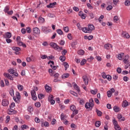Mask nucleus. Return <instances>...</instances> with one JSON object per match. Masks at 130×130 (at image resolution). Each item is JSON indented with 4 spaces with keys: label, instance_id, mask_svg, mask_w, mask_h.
Returning a JSON list of instances; mask_svg holds the SVG:
<instances>
[{
    "label": "nucleus",
    "instance_id": "f257e3e1",
    "mask_svg": "<svg viewBox=\"0 0 130 130\" xmlns=\"http://www.w3.org/2000/svg\"><path fill=\"white\" fill-rule=\"evenodd\" d=\"M95 30V27L93 24H89L88 27H85L83 28V32L84 33H92L93 30Z\"/></svg>",
    "mask_w": 130,
    "mask_h": 130
},
{
    "label": "nucleus",
    "instance_id": "f03ea898",
    "mask_svg": "<svg viewBox=\"0 0 130 130\" xmlns=\"http://www.w3.org/2000/svg\"><path fill=\"white\" fill-rule=\"evenodd\" d=\"M94 107V101L93 99L89 100V103L87 102L85 105V107L86 109H92Z\"/></svg>",
    "mask_w": 130,
    "mask_h": 130
},
{
    "label": "nucleus",
    "instance_id": "7ed1b4c3",
    "mask_svg": "<svg viewBox=\"0 0 130 130\" xmlns=\"http://www.w3.org/2000/svg\"><path fill=\"white\" fill-rule=\"evenodd\" d=\"M50 46H51L55 50H57V51H60L61 50H63V49H62V47H59L57 45V44L53 42H51L50 43Z\"/></svg>",
    "mask_w": 130,
    "mask_h": 130
},
{
    "label": "nucleus",
    "instance_id": "20e7f679",
    "mask_svg": "<svg viewBox=\"0 0 130 130\" xmlns=\"http://www.w3.org/2000/svg\"><path fill=\"white\" fill-rule=\"evenodd\" d=\"M16 97L13 96V100H14V101H16V102H18V101H19L20 99H21V95H20V92H16Z\"/></svg>",
    "mask_w": 130,
    "mask_h": 130
},
{
    "label": "nucleus",
    "instance_id": "39448f33",
    "mask_svg": "<svg viewBox=\"0 0 130 130\" xmlns=\"http://www.w3.org/2000/svg\"><path fill=\"white\" fill-rule=\"evenodd\" d=\"M41 29H42V32L45 33V34H48V33H49V32H50V31H51L50 29H48L47 27L45 26H42Z\"/></svg>",
    "mask_w": 130,
    "mask_h": 130
},
{
    "label": "nucleus",
    "instance_id": "423d86ee",
    "mask_svg": "<svg viewBox=\"0 0 130 130\" xmlns=\"http://www.w3.org/2000/svg\"><path fill=\"white\" fill-rule=\"evenodd\" d=\"M12 49L15 51V54L18 55L20 52L19 51H21V48L18 47H12Z\"/></svg>",
    "mask_w": 130,
    "mask_h": 130
},
{
    "label": "nucleus",
    "instance_id": "0eeeda50",
    "mask_svg": "<svg viewBox=\"0 0 130 130\" xmlns=\"http://www.w3.org/2000/svg\"><path fill=\"white\" fill-rule=\"evenodd\" d=\"M124 63L127 64L130 63L129 62V56L128 55H126L123 58V60Z\"/></svg>",
    "mask_w": 130,
    "mask_h": 130
},
{
    "label": "nucleus",
    "instance_id": "6e6552de",
    "mask_svg": "<svg viewBox=\"0 0 130 130\" xmlns=\"http://www.w3.org/2000/svg\"><path fill=\"white\" fill-rule=\"evenodd\" d=\"M9 73H10L11 75H13L14 76H15V77H18L19 76L18 73L15 72L14 70L13 69H9Z\"/></svg>",
    "mask_w": 130,
    "mask_h": 130
},
{
    "label": "nucleus",
    "instance_id": "1a4fd4ad",
    "mask_svg": "<svg viewBox=\"0 0 130 130\" xmlns=\"http://www.w3.org/2000/svg\"><path fill=\"white\" fill-rule=\"evenodd\" d=\"M31 95L32 99L35 101L37 100V96H36V91H35V90H32L31 91Z\"/></svg>",
    "mask_w": 130,
    "mask_h": 130
},
{
    "label": "nucleus",
    "instance_id": "9d476101",
    "mask_svg": "<svg viewBox=\"0 0 130 130\" xmlns=\"http://www.w3.org/2000/svg\"><path fill=\"white\" fill-rule=\"evenodd\" d=\"M34 33L39 35L40 34V29L38 27H35L32 29Z\"/></svg>",
    "mask_w": 130,
    "mask_h": 130
},
{
    "label": "nucleus",
    "instance_id": "9b49d317",
    "mask_svg": "<svg viewBox=\"0 0 130 130\" xmlns=\"http://www.w3.org/2000/svg\"><path fill=\"white\" fill-rule=\"evenodd\" d=\"M117 118L120 120V121H124V120H125V118L124 117H122V115H121V114H117Z\"/></svg>",
    "mask_w": 130,
    "mask_h": 130
},
{
    "label": "nucleus",
    "instance_id": "f8f14e48",
    "mask_svg": "<svg viewBox=\"0 0 130 130\" xmlns=\"http://www.w3.org/2000/svg\"><path fill=\"white\" fill-rule=\"evenodd\" d=\"M9 104V101L7 100H3L2 101V105L3 106H8Z\"/></svg>",
    "mask_w": 130,
    "mask_h": 130
},
{
    "label": "nucleus",
    "instance_id": "ddd939ff",
    "mask_svg": "<svg viewBox=\"0 0 130 130\" xmlns=\"http://www.w3.org/2000/svg\"><path fill=\"white\" fill-rule=\"evenodd\" d=\"M4 76H5L6 78H7V79H9V80H11L13 81V77H12V75H10L9 73H4Z\"/></svg>",
    "mask_w": 130,
    "mask_h": 130
},
{
    "label": "nucleus",
    "instance_id": "4468645a",
    "mask_svg": "<svg viewBox=\"0 0 130 130\" xmlns=\"http://www.w3.org/2000/svg\"><path fill=\"white\" fill-rule=\"evenodd\" d=\"M122 36L124 37V38H126L127 39H128V38H129V35L128 34V33L125 31L122 32Z\"/></svg>",
    "mask_w": 130,
    "mask_h": 130
},
{
    "label": "nucleus",
    "instance_id": "2eb2a0df",
    "mask_svg": "<svg viewBox=\"0 0 130 130\" xmlns=\"http://www.w3.org/2000/svg\"><path fill=\"white\" fill-rule=\"evenodd\" d=\"M8 114H15L16 113V111L12 108L8 109Z\"/></svg>",
    "mask_w": 130,
    "mask_h": 130
},
{
    "label": "nucleus",
    "instance_id": "dca6fc26",
    "mask_svg": "<svg viewBox=\"0 0 130 130\" xmlns=\"http://www.w3.org/2000/svg\"><path fill=\"white\" fill-rule=\"evenodd\" d=\"M82 79L83 80L85 85H88V77H87V76H83Z\"/></svg>",
    "mask_w": 130,
    "mask_h": 130
},
{
    "label": "nucleus",
    "instance_id": "f3484780",
    "mask_svg": "<svg viewBox=\"0 0 130 130\" xmlns=\"http://www.w3.org/2000/svg\"><path fill=\"white\" fill-rule=\"evenodd\" d=\"M73 88L76 90V91H77V92H80V87H79V86H78V85H77L76 83H73Z\"/></svg>",
    "mask_w": 130,
    "mask_h": 130
},
{
    "label": "nucleus",
    "instance_id": "a211bd4d",
    "mask_svg": "<svg viewBox=\"0 0 130 130\" xmlns=\"http://www.w3.org/2000/svg\"><path fill=\"white\" fill-rule=\"evenodd\" d=\"M18 45H19V46H22L23 47H27V46L26 45V44H24L22 41H19V42H17Z\"/></svg>",
    "mask_w": 130,
    "mask_h": 130
},
{
    "label": "nucleus",
    "instance_id": "6ab92c4d",
    "mask_svg": "<svg viewBox=\"0 0 130 130\" xmlns=\"http://www.w3.org/2000/svg\"><path fill=\"white\" fill-rule=\"evenodd\" d=\"M90 93L92 95H96L98 93V89L97 88L94 89V90H90Z\"/></svg>",
    "mask_w": 130,
    "mask_h": 130
},
{
    "label": "nucleus",
    "instance_id": "aec40b11",
    "mask_svg": "<svg viewBox=\"0 0 130 130\" xmlns=\"http://www.w3.org/2000/svg\"><path fill=\"white\" fill-rule=\"evenodd\" d=\"M56 5V2H54L53 3H50L49 5L47 6V8H54V6Z\"/></svg>",
    "mask_w": 130,
    "mask_h": 130
},
{
    "label": "nucleus",
    "instance_id": "412c9836",
    "mask_svg": "<svg viewBox=\"0 0 130 130\" xmlns=\"http://www.w3.org/2000/svg\"><path fill=\"white\" fill-rule=\"evenodd\" d=\"M45 88L46 92H51V88L49 86L46 85L45 86Z\"/></svg>",
    "mask_w": 130,
    "mask_h": 130
},
{
    "label": "nucleus",
    "instance_id": "4be33fe9",
    "mask_svg": "<svg viewBox=\"0 0 130 130\" xmlns=\"http://www.w3.org/2000/svg\"><path fill=\"white\" fill-rule=\"evenodd\" d=\"M5 38L7 39V38H11L12 37V34L10 32H7L5 34Z\"/></svg>",
    "mask_w": 130,
    "mask_h": 130
},
{
    "label": "nucleus",
    "instance_id": "5701e85b",
    "mask_svg": "<svg viewBox=\"0 0 130 130\" xmlns=\"http://www.w3.org/2000/svg\"><path fill=\"white\" fill-rule=\"evenodd\" d=\"M113 110L115 111V112H118L119 111H120V108L116 106H115L113 107Z\"/></svg>",
    "mask_w": 130,
    "mask_h": 130
},
{
    "label": "nucleus",
    "instance_id": "b1692460",
    "mask_svg": "<svg viewBox=\"0 0 130 130\" xmlns=\"http://www.w3.org/2000/svg\"><path fill=\"white\" fill-rule=\"evenodd\" d=\"M122 107H126L128 106V102L127 101H124L122 104Z\"/></svg>",
    "mask_w": 130,
    "mask_h": 130
},
{
    "label": "nucleus",
    "instance_id": "393cba45",
    "mask_svg": "<svg viewBox=\"0 0 130 130\" xmlns=\"http://www.w3.org/2000/svg\"><path fill=\"white\" fill-rule=\"evenodd\" d=\"M104 47L106 49H110L112 47V46L110 44H107L105 45Z\"/></svg>",
    "mask_w": 130,
    "mask_h": 130
},
{
    "label": "nucleus",
    "instance_id": "a878e982",
    "mask_svg": "<svg viewBox=\"0 0 130 130\" xmlns=\"http://www.w3.org/2000/svg\"><path fill=\"white\" fill-rule=\"evenodd\" d=\"M17 88L19 91H23L24 90V86L21 84L17 85Z\"/></svg>",
    "mask_w": 130,
    "mask_h": 130
},
{
    "label": "nucleus",
    "instance_id": "bb28decb",
    "mask_svg": "<svg viewBox=\"0 0 130 130\" xmlns=\"http://www.w3.org/2000/svg\"><path fill=\"white\" fill-rule=\"evenodd\" d=\"M62 79H67L70 77V74L68 73H65L62 75Z\"/></svg>",
    "mask_w": 130,
    "mask_h": 130
},
{
    "label": "nucleus",
    "instance_id": "cd10ccee",
    "mask_svg": "<svg viewBox=\"0 0 130 130\" xmlns=\"http://www.w3.org/2000/svg\"><path fill=\"white\" fill-rule=\"evenodd\" d=\"M27 38L29 39V40H32L34 41L35 40V38H34V36H32V35H29L27 36Z\"/></svg>",
    "mask_w": 130,
    "mask_h": 130
},
{
    "label": "nucleus",
    "instance_id": "c85d7f7f",
    "mask_svg": "<svg viewBox=\"0 0 130 130\" xmlns=\"http://www.w3.org/2000/svg\"><path fill=\"white\" fill-rule=\"evenodd\" d=\"M78 101H80L79 103L81 104V105H84L85 104V100H81L80 98H78Z\"/></svg>",
    "mask_w": 130,
    "mask_h": 130
},
{
    "label": "nucleus",
    "instance_id": "c756f323",
    "mask_svg": "<svg viewBox=\"0 0 130 130\" xmlns=\"http://www.w3.org/2000/svg\"><path fill=\"white\" fill-rule=\"evenodd\" d=\"M84 53H85V51L83 50H80L78 51V54L79 55H84Z\"/></svg>",
    "mask_w": 130,
    "mask_h": 130
},
{
    "label": "nucleus",
    "instance_id": "7c9ffc66",
    "mask_svg": "<svg viewBox=\"0 0 130 130\" xmlns=\"http://www.w3.org/2000/svg\"><path fill=\"white\" fill-rule=\"evenodd\" d=\"M95 125L96 127H99L101 125V122L100 121H96L95 122Z\"/></svg>",
    "mask_w": 130,
    "mask_h": 130
},
{
    "label": "nucleus",
    "instance_id": "2f4dec72",
    "mask_svg": "<svg viewBox=\"0 0 130 130\" xmlns=\"http://www.w3.org/2000/svg\"><path fill=\"white\" fill-rule=\"evenodd\" d=\"M95 111L98 115V116H101L102 115V112L99 110L96 109Z\"/></svg>",
    "mask_w": 130,
    "mask_h": 130
},
{
    "label": "nucleus",
    "instance_id": "473e14b6",
    "mask_svg": "<svg viewBox=\"0 0 130 130\" xmlns=\"http://www.w3.org/2000/svg\"><path fill=\"white\" fill-rule=\"evenodd\" d=\"M123 53H121L118 55V59L121 60L122 59V55H123Z\"/></svg>",
    "mask_w": 130,
    "mask_h": 130
},
{
    "label": "nucleus",
    "instance_id": "72a5a7b5",
    "mask_svg": "<svg viewBox=\"0 0 130 130\" xmlns=\"http://www.w3.org/2000/svg\"><path fill=\"white\" fill-rule=\"evenodd\" d=\"M9 11H10V7L9 6H6L4 10V12L5 13H7Z\"/></svg>",
    "mask_w": 130,
    "mask_h": 130
},
{
    "label": "nucleus",
    "instance_id": "f704fd0d",
    "mask_svg": "<svg viewBox=\"0 0 130 130\" xmlns=\"http://www.w3.org/2000/svg\"><path fill=\"white\" fill-rule=\"evenodd\" d=\"M63 66L65 68V71H67V70H68V68H69V63H68V62H64L63 63Z\"/></svg>",
    "mask_w": 130,
    "mask_h": 130
},
{
    "label": "nucleus",
    "instance_id": "c9c22d12",
    "mask_svg": "<svg viewBox=\"0 0 130 130\" xmlns=\"http://www.w3.org/2000/svg\"><path fill=\"white\" fill-rule=\"evenodd\" d=\"M56 32L59 35H62V34H63V32H62V30H61L60 29H57Z\"/></svg>",
    "mask_w": 130,
    "mask_h": 130
},
{
    "label": "nucleus",
    "instance_id": "e433bc0d",
    "mask_svg": "<svg viewBox=\"0 0 130 130\" xmlns=\"http://www.w3.org/2000/svg\"><path fill=\"white\" fill-rule=\"evenodd\" d=\"M59 59L60 61H64L66 60V56L62 55L59 57Z\"/></svg>",
    "mask_w": 130,
    "mask_h": 130
},
{
    "label": "nucleus",
    "instance_id": "4c0bfd02",
    "mask_svg": "<svg viewBox=\"0 0 130 130\" xmlns=\"http://www.w3.org/2000/svg\"><path fill=\"white\" fill-rule=\"evenodd\" d=\"M9 94L12 96V97H14V89H11L9 91Z\"/></svg>",
    "mask_w": 130,
    "mask_h": 130
},
{
    "label": "nucleus",
    "instance_id": "58836bf2",
    "mask_svg": "<svg viewBox=\"0 0 130 130\" xmlns=\"http://www.w3.org/2000/svg\"><path fill=\"white\" fill-rule=\"evenodd\" d=\"M86 62H87V60L85 59H83L80 62V64L81 66H84Z\"/></svg>",
    "mask_w": 130,
    "mask_h": 130
},
{
    "label": "nucleus",
    "instance_id": "ea45409f",
    "mask_svg": "<svg viewBox=\"0 0 130 130\" xmlns=\"http://www.w3.org/2000/svg\"><path fill=\"white\" fill-rule=\"evenodd\" d=\"M70 92L73 95V96H75L76 97H77L78 96V93H77L76 92L73 91V90H71L70 91Z\"/></svg>",
    "mask_w": 130,
    "mask_h": 130
},
{
    "label": "nucleus",
    "instance_id": "a19ab883",
    "mask_svg": "<svg viewBox=\"0 0 130 130\" xmlns=\"http://www.w3.org/2000/svg\"><path fill=\"white\" fill-rule=\"evenodd\" d=\"M77 26L79 29V30H82L83 31V29H85V27H82L80 23H77Z\"/></svg>",
    "mask_w": 130,
    "mask_h": 130
},
{
    "label": "nucleus",
    "instance_id": "79ce46f5",
    "mask_svg": "<svg viewBox=\"0 0 130 130\" xmlns=\"http://www.w3.org/2000/svg\"><path fill=\"white\" fill-rule=\"evenodd\" d=\"M39 21L40 23H44L45 19H44V18L40 17L39 18Z\"/></svg>",
    "mask_w": 130,
    "mask_h": 130
},
{
    "label": "nucleus",
    "instance_id": "37998d69",
    "mask_svg": "<svg viewBox=\"0 0 130 130\" xmlns=\"http://www.w3.org/2000/svg\"><path fill=\"white\" fill-rule=\"evenodd\" d=\"M107 96L109 98H110L111 96H112V92H111V91L109 90L107 92Z\"/></svg>",
    "mask_w": 130,
    "mask_h": 130
},
{
    "label": "nucleus",
    "instance_id": "c03bdc74",
    "mask_svg": "<svg viewBox=\"0 0 130 130\" xmlns=\"http://www.w3.org/2000/svg\"><path fill=\"white\" fill-rule=\"evenodd\" d=\"M86 5L88 9H89L90 10H93V6H92L91 4H90V3H87Z\"/></svg>",
    "mask_w": 130,
    "mask_h": 130
},
{
    "label": "nucleus",
    "instance_id": "a18cd8bd",
    "mask_svg": "<svg viewBox=\"0 0 130 130\" xmlns=\"http://www.w3.org/2000/svg\"><path fill=\"white\" fill-rule=\"evenodd\" d=\"M21 127H22L23 129H27V128H29V126L26 124L21 125Z\"/></svg>",
    "mask_w": 130,
    "mask_h": 130
},
{
    "label": "nucleus",
    "instance_id": "49530a36",
    "mask_svg": "<svg viewBox=\"0 0 130 130\" xmlns=\"http://www.w3.org/2000/svg\"><path fill=\"white\" fill-rule=\"evenodd\" d=\"M48 100L49 102L51 101L52 100H53V95L51 94L49 95L48 97Z\"/></svg>",
    "mask_w": 130,
    "mask_h": 130
},
{
    "label": "nucleus",
    "instance_id": "de8ad7c7",
    "mask_svg": "<svg viewBox=\"0 0 130 130\" xmlns=\"http://www.w3.org/2000/svg\"><path fill=\"white\" fill-rule=\"evenodd\" d=\"M70 109L71 110H72V111H74L75 110H76V106H75V105H72L70 107Z\"/></svg>",
    "mask_w": 130,
    "mask_h": 130
},
{
    "label": "nucleus",
    "instance_id": "09e8293b",
    "mask_svg": "<svg viewBox=\"0 0 130 130\" xmlns=\"http://www.w3.org/2000/svg\"><path fill=\"white\" fill-rule=\"evenodd\" d=\"M125 6H127V7L128 6H130V1L128 0H126L125 1Z\"/></svg>",
    "mask_w": 130,
    "mask_h": 130
},
{
    "label": "nucleus",
    "instance_id": "8fccbe9b",
    "mask_svg": "<svg viewBox=\"0 0 130 130\" xmlns=\"http://www.w3.org/2000/svg\"><path fill=\"white\" fill-rule=\"evenodd\" d=\"M63 30L66 33H68V32H69V31L70 30V29H69V27L68 26L64 27L63 28Z\"/></svg>",
    "mask_w": 130,
    "mask_h": 130
},
{
    "label": "nucleus",
    "instance_id": "3c124183",
    "mask_svg": "<svg viewBox=\"0 0 130 130\" xmlns=\"http://www.w3.org/2000/svg\"><path fill=\"white\" fill-rule=\"evenodd\" d=\"M114 128L116 130H120L121 128H120V127L119 126V125H116L114 126Z\"/></svg>",
    "mask_w": 130,
    "mask_h": 130
},
{
    "label": "nucleus",
    "instance_id": "603ef678",
    "mask_svg": "<svg viewBox=\"0 0 130 130\" xmlns=\"http://www.w3.org/2000/svg\"><path fill=\"white\" fill-rule=\"evenodd\" d=\"M67 53H68V51H67V50L64 49L61 52L62 55L64 56V55H66V54H67Z\"/></svg>",
    "mask_w": 130,
    "mask_h": 130
},
{
    "label": "nucleus",
    "instance_id": "864d4df0",
    "mask_svg": "<svg viewBox=\"0 0 130 130\" xmlns=\"http://www.w3.org/2000/svg\"><path fill=\"white\" fill-rule=\"evenodd\" d=\"M106 79H108V81H111V79H112V77L110 75H107Z\"/></svg>",
    "mask_w": 130,
    "mask_h": 130
},
{
    "label": "nucleus",
    "instance_id": "5fc2aeb1",
    "mask_svg": "<svg viewBox=\"0 0 130 130\" xmlns=\"http://www.w3.org/2000/svg\"><path fill=\"white\" fill-rule=\"evenodd\" d=\"M41 58H42V59H45L47 58V55H41Z\"/></svg>",
    "mask_w": 130,
    "mask_h": 130
},
{
    "label": "nucleus",
    "instance_id": "6e6d98bb",
    "mask_svg": "<svg viewBox=\"0 0 130 130\" xmlns=\"http://www.w3.org/2000/svg\"><path fill=\"white\" fill-rule=\"evenodd\" d=\"M35 121H36L37 123H39V122H40V120L38 117H36L35 119Z\"/></svg>",
    "mask_w": 130,
    "mask_h": 130
},
{
    "label": "nucleus",
    "instance_id": "4d7b16f0",
    "mask_svg": "<svg viewBox=\"0 0 130 130\" xmlns=\"http://www.w3.org/2000/svg\"><path fill=\"white\" fill-rule=\"evenodd\" d=\"M26 31L27 32V33H31V32H32V30L31 29V28L27 27L26 28Z\"/></svg>",
    "mask_w": 130,
    "mask_h": 130
},
{
    "label": "nucleus",
    "instance_id": "13d9d810",
    "mask_svg": "<svg viewBox=\"0 0 130 130\" xmlns=\"http://www.w3.org/2000/svg\"><path fill=\"white\" fill-rule=\"evenodd\" d=\"M60 118H61V120H64V119H65V117H64V114H63V113H62L60 115Z\"/></svg>",
    "mask_w": 130,
    "mask_h": 130
},
{
    "label": "nucleus",
    "instance_id": "bf43d9fd",
    "mask_svg": "<svg viewBox=\"0 0 130 130\" xmlns=\"http://www.w3.org/2000/svg\"><path fill=\"white\" fill-rule=\"evenodd\" d=\"M113 9V7H112V6H108L107 7V11H110L111 10H112Z\"/></svg>",
    "mask_w": 130,
    "mask_h": 130
},
{
    "label": "nucleus",
    "instance_id": "052dcab7",
    "mask_svg": "<svg viewBox=\"0 0 130 130\" xmlns=\"http://www.w3.org/2000/svg\"><path fill=\"white\" fill-rule=\"evenodd\" d=\"M118 20H119L118 16H115L114 17V22H117V21H118Z\"/></svg>",
    "mask_w": 130,
    "mask_h": 130
},
{
    "label": "nucleus",
    "instance_id": "680f3d73",
    "mask_svg": "<svg viewBox=\"0 0 130 130\" xmlns=\"http://www.w3.org/2000/svg\"><path fill=\"white\" fill-rule=\"evenodd\" d=\"M49 73L50 74H51V76H52V75H53V74H54V71H53V70H52V69H49Z\"/></svg>",
    "mask_w": 130,
    "mask_h": 130
},
{
    "label": "nucleus",
    "instance_id": "e2e57ef3",
    "mask_svg": "<svg viewBox=\"0 0 130 130\" xmlns=\"http://www.w3.org/2000/svg\"><path fill=\"white\" fill-rule=\"evenodd\" d=\"M123 80L124 81V82H127L128 81V77L124 76L123 78Z\"/></svg>",
    "mask_w": 130,
    "mask_h": 130
},
{
    "label": "nucleus",
    "instance_id": "0e129e2a",
    "mask_svg": "<svg viewBox=\"0 0 130 130\" xmlns=\"http://www.w3.org/2000/svg\"><path fill=\"white\" fill-rule=\"evenodd\" d=\"M43 97H44V95L42 94H40L38 95V98L39 99H43Z\"/></svg>",
    "mask_w": 130,
    "mask_h": 130
},
{
    "label": "nucleus",
    "instance_id": "69168bd1",
    "mask_svg": "<svg viewBox=\"0 0 130 130\" xmlns=\"http://www.w3.org/2000/svg\"><path fill=\"white\" fill-rule=\"evenodd\" d=\"M35 105L36 107H40V106H41V104H40V103H36Z\"/></svg>",
    "mask_w": 130,
    "mask_h": 130
},
{
    "label": "nucleus",
    "instance_id": "338daca9",
    "mask_svg": "<svg viewBox=\"0 0 130 130\" xmlns=\"http://www.w3.org/2000/svg\"><path fill=\"white\" fill-rule=\"evenodd\" d=\"M6 118V122L8 123L11 120L10 116H7Z\"/></svg>",
    "mask_w": 130,
    "mask_h": 130
},
{
    "label": "nucleus",
    "instance_id": "774afa93",
    "mask_svg": "<svg viewBox=\"0 0 130 130\" xmlns=\"http://www.w3.org/2000/svg\"><path fill=\"white\" fill-rule=\"evenodd\" d=\"M71 128H76V127H77V125L74 123H72L71 125Z\"/></svg>",
    "mask_w": 130,
    "mask_h": 130
}]
</instances>
